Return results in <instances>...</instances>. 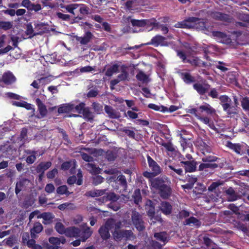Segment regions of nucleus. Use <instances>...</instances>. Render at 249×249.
<instances>
[{"mask_svg": "<svg viewBox=\"0 0 249 249\" xmlns=\"http://www.w3.org/2000/svg\"><path fill=\"white\" fill-rule=\"evenodd\" d=\"M160 208L162 213L166 215L171 213L172 206L167 202H162Z\"/></svg>", "mask_w": 249, "mask_h": 249, "instance_id": "obj_32", "label": "nucleus"}, {"mask_svg": "<svg viewBox=\"0 0 249 249\" xmlns=\"http://www.w3.org/2000/svg\"><path fill=\"white\" fill-rule=\"evenodd\" d=\"M199 108L201 111H205L208 115H213L216 113L215 109L208 103H205L201 105Z\"/></svg>", "mask_w": 249, "mask_h": 249, "instance_id": "obj_26", "label": "nucleus"}, {"mask_svg": "<svg viewBox=\"0 0 249 249\" xmlns=\"http://www.w3.org/2000/svg\"><path fill=\"white\" fill-rule=\"evenodd\" d=\"M201 122L207 125L210 128L216 130V128L212 120L207 116H201L199 115L197 118Z\"/></svg>", "mask_w": 249, "mask_h": 249, "instance_id": "obj_19", "label": "nucleus"}, {"mask_svg": "<svg viewBox=\"0 0 249 249\" xmlns=\"http://www.w3.org/2000/svg\"><path fill=\"white\" fill-rule=\"evenodd\" d=\"M111 229L109 227L106 225V222L104 225L102 226L99 229V233L103 239L106 240L110 237V235L109 231Z\"/></svg>", "mask_w": 249, "mask_h": 249, "instance_id": "obj_18", "label": "nucleus"}, {"mask_svg": "<svg viewBox=\"0 0 249 249\" xmlns=\"http://www.w3.org/2000/svg\"><path fill=\"white\" fill-rule=\"evenodd\" d=\"M118 66L117 64L113 65L108 68L106 71L105 74L107 76H111L114 73H116L118 70Z\"/></svg>", "mask_w": 249, "mask_h": 249, "instance_id": "obj_40", "label": "nucleus"}, {"mask_svg": "<svg viewBox=\"0 0 249 249\" xmlns=\"http://www.w3.org/2000/svg\"><path fill=\"white\" fill-rule=\"evenodd\" d=\"M52 165L50 161L41 162L36 167V170L38 173H44L45 171Z\"/></svg>", "mask_w": 249, "mask_h": 249, "instance_id": "obj_25", "label": "nucleus"}, {"mask_svg": "<svg viewBox=\"0 0 249 249\" xmlns=\"http://www.w3.org/2000/svg\"><path fill=\"white\" fill-rule=\"evenodd\" d=\"M136 77L138 81L143 84H147L150 81L148 75H146L142 71H140L136 75Z\"/></svg>", "mask_w": 249, "mask_h": 249, "instance_id": "obj_30", "label": "nucleus"}, {"mask_svg": "<svg viewBox=\"0 0 249 249\" xmlns=\"http://www.w3.org/2000/svg\"><path fill=\"white\" fill-rule=\"evenodd\" d=\"M82 114L84 118L88 121H91L94 118L93 114L89 110V108L86 107Z\"/></svg>", "mask_w": 249, "mask_h": 249, "instance_id": "obj_43", "label": "nucleus"}, {"mask_svg": "<svg viewBox=\"0 0 249 249\" xmlns=\"http://www.w3.org/2000/svg\"><path fill=\"white\" fill-rule=\"evenodd\" d=\"M220 104L222 106L223 110L227 112L228 114L236 113L234 108L231 107V100L227 95H221L219 97Z\"/></svg>", "mask_w": 249, "mask_h": 249, "instance_id": "obj_4", "label": "nucleus"}, {"mask_svg": "<svg viewBox=\"0 0 249 249\" xmlns=\"http://www.w3.org/2000/svg\"><path fill=\"white\" fill-rule=\"evenodd\" d=\"M133 197L134 202L136 204H138L141 201L142 197L140 189H136L135 191Z\"/></svg>", "mask_w": 249, "mask_h": 249, "instance_id": "obj_51", "label": "nucleus"}, {"mask_svg": "<svg viewBox=\"0 0 249 249\" xmlns=\"http://www.w3.org/2000/svg\"><path fill=\"white\" fill-rule=\"evenodd\" d=\"M152 189L158 191L160 196L164 199L168 198L171 194L170 182L167 177L157 178L150 180Z\"/></svg>", "mask_w": 249, "mask_h": 249, "instance_id": "obj_1", "label": "nucleus"}, {"mask_svg": "<svg viewBox=\"0 0 249 249\" xmlns=\"http://www.w3.org/2000/svg\"><path fill=\"white\" fill-rule=\"evenodd\" d=\"M105 110L106 112L109 115L110 117L112 118H116L118 117V115L116 112L111 107L106 106L105 107Z\"/></svg>", "mask_w": 249, "mask_h": 249, "instance_id": "obj_44", "label": "nucleus"}, {"mask_svg": "<svg viewBox=\"0 0 249 249\" xmlns=\"http://www.w3.org/2000/svg\"><path fill=\"white\" fill-rule=\"evenodd\" d=\"M229 146L233 149L236 153L240 154L241 153V146L238 144H233L231 142L228 143Z\"/></svg>", "mask_w": 249, "mask_h": 249, "instance_id": "obj_55", "label": "nucleus"}, {"mask_svg": "<svg viewBox=\"0 0 249 249\" xmlns=\"http://www.w3.org/2000/svg\"><path fill=\"white\" fill-rule=\"evenodd\" d=\"M85 104L84 103H81L75 107V109L79 114H82L85 108Z\"/></svg>", "mask_w": 249, "mask_h": 249, "instance_id": "obj_60", "label": "nucleus"}, {"mask_svg": "<svg viewBox=\"0 0 249 249\" xmlns=\"http://www.w3.org/2000/svg\"><path fill=\"white\" fill-rule=\"evenodd\" d=\"M99 93V91L96 89H90L87 93V96L89 98L96 97Z\"/></svg>", "mask_w": 249, "mask_h": 249, "instance_id": "obj_59", "label": "nucleus"}, {"mask_svg": "<svg viewBox=\"0 0 249 249\" xmlns=\"http://www.w3.org/2000/svg\"><path fill=\"white\" fill-rule=\"evenodd\" d=\"M224 166L223 162L216 163H210V162H203L201 163L198 167L199 171L205 170L206 169L209 168L211 169H214L217 168H222Z\"/></svg>", "mask_w": 249, "mask_h": 249, "instance_id": "obj_9", "label": "nucleus"}, {"mask_svg": "<svg viewBox=\"0 0 249 249\" xmlns=\"http://www.w3.org/2000/svg\"><path fill=\"white\" fill-rule=\"evenodd\" d=\"M104 179V178L101 176H96L93 178V183L95 185H97L103 182Z\"/></svg>", "mask_w": 249, "mask_h": 249, "instance_id": "obj_62", "label": "nucleus"}, {"mask_svg": "<svg viewBox=\"0 0 249 249\" xmlns=\"http://www.w3.org/2000/svg\"><path fill=\"white\" fill-rule=\"evenodd\" d=\"M161 145L163 146L168 152L171 154H175L176 150L173 145L170 142H162Z\"/></svg>", "mask_w": 249, "mask_h": 249, "instance_id": "obj_45", "label": "nucleus"}, {"mask_svg": "<svg viewBox=\"0 0 249 249\" xmlns=\"http://www.w3.org/2000/svg\"><path fill=\"white\" fill-rule=\"evenodd\" d=\"M57 193L60 195H69L70 193L68 191V188L66 185L59 186L57 188Z\"/></svg>", "mask_w": 249, "mask_h": 249, "instance_id": "obj_50", "label": "nucleus"}, {"mask_svg": "<svg viewBox=\"0 0 249 249\" xmlns=\"http://www.w3.org/2000/svg\"><path fill=\"white\" fill-rule=\"evenodd\" d=\"M55 190V188L54 185L52 183H49L46 185L45 187V191L51 194L53 193Z\"/></svg>", "mask_w": 249, "mask_h": 249, "instance_id": "obj_63", "label": "nucleus"}, {"mask_svg": "<svg viewBox=\"0 0 249 249\" xmlns=\"http://www.w3.org/2000/svg\"><path fill=\"white\" fill-rule=\"evenodd\" d=\"M181 77L186 84H190L195 81V78L189 72H184L181 73Z\"/></svg>", "mask_w": 249, "mask_h": 249, "instance_id": "obj_38", "label": "nucleus"}, {"mask_svg": "<svg viewBox=\"0 0 249 249\" xmlns=\"http://www.w3.org/2000/svg\"><path fill=\"white\" fill-rule=\"evenodd\" d=\"M79 229L75 227H69L66 229L65 235L70 237H78L80 233Z\"/></svg>", "mask_w": 249, "mask_h": 249, "instance_id": "obj_20", "label": "nucleus"}, {"mask_svg": "<svg viewBox=\"0 0 249 249\" xmlns=\"http://www.w3.org/2000/svg\"><path fill=\"white\" fill-rule=\"evenodd\" d=\"M212 16L215 19H218L223 21L230 22L231 20V18L230 16L220 12L213 13Z\"/></svg>", "mask_w": 249, "mask_h": 249, "instance_id": "obj_23", "label": "nucleus"}, {"mask_svg": "<svg viewBox=\"0 0 249 249\" xmlns=\"http://www.w3.org/2000/svg\"><path fill=\"white\" fill-rule=\"evenodd\" d=\"M36 103L37 105L38 110L39 113L38 118H43L47 115L48 112L46 106L39 98L36 99Z\"/></svg>", "mask_w": 249, "mask_h": 249, "instance_id": "obj_10", "label": "nucleus"}, {"mask_svg": "<svg viewBox=\"0 0 249 249\" xmlns=\"http://www.w3.org/2000/svg\"><path fill=\"white\" fill-rule=\"evenodd\" d=\"M117 179L120 182L124 190L126 188L127 184L125 177L124 175H120L118 177Z\"/></svg>", "mask_w": 249, "mask_h": 249, "instance_id": "obj_53", "label": "nucleus"}, {"mask_svg": "<svg viewBox=\"0 0 249 249\" xmlns=\"http://www.w3.org/2000/svg\"><path fill=\"white\" fill-rule=\"evenodd\" d=\"M227 199L229 201H234L237 199V196L234 190L230 188L226 191Z\"/></svg>", "mask_w": 249, "mask_h": 249, "instance_id": "obj_33", "label": "nucleus"}, {"mask_svg": "<svg viewBox=\"0 0 249 249\" xmlns=\"http://www.w3.org/2000/svg\"><path fill=\"white\" fill-rule=\"evenodd\" d=\"M186 172H193L196 169L197 162L195 160H182L180 162Z\"/></svg>", "mask_w": 249, "mask_h": 249, "instance_id": "obj_8", "label": "nucleus"}, {"mask_svg": "<svg viewBox=\"0 0 249 249\" xmlns=\"http://www.w3.org/2000/svg\"><path fill=\"white\" fill-rule=\"evenodd\" d=\"M16 80V78L13 73L9 71L4 72L2 76L1 81L6 84H11L14 82Z\"/></svg>", "mask_w": 249, "mask_h": 249, "instance_id": "obj_16", "label": "nucleus"}, {"mask_svg": "<svg viewBox=\"0 0 249 249\" xmlns=\"http://www.w3.org/2000/svg\"><path fill=\"white\" fill-rule=\"evenodd\" d=\"M92 36L91 33L88 31L85 33L84 36L79 37L78 40L81 44L86 45L90 41Z\"/></svg>", "mask_w": 249, "mask_h": 249, "instance_id": "obj_35", "label": "nucleus"}, {"mask_svg": "<svg viewBox=\"0 0 249 249\" xmlns=\"http://www.w3.org/2000/svg\"><path fill=\"white\" fill-rule=\"evenodd\" d=\"M106 225L109 227L111 229L116 231L119 230L122 225V223L120 221H116L114 219L109 218L106 221Z\"/></svg>", "mask_w": 249, "mask_h": 249, "instance_id": "obj_22", "label": "nucleus"}, {"mask_svg": "<svg viewBox=\"0 0 249 249\" xmlns=\"http://www.w3.org/2000/svg\"><path fill=\"white\" fill-rule=\"evenodd\" d=\"M113 236L115 240H121L123 239V230L114 231L113 233Z\"/></svg>", "mask_w": 249, "mask_h": 249, "instance_id": "obj_48", "label": "nucleus"}, {"mask_svg": "<svg viewBox=\"0 0 249 249\" xmlns=\"http://www.w3.org/2000/svg\"><path fill=\"white\" fill-rule=\"evenodd\" d=\"M43 229L42 225L40 223H36L34 227L31 230V237L33 238L35 237V233L40 232Z\"/></svg>", "mask_w": 249, "mask_h": 249, "instance_id": "obj_39", "label": "nucleus"}, {"mask_svg": "<svg viewBox=\"0 0 249 249\" xmlns=\"http://www.w3.org/2000/svg\"><path fill=\"white\" fill-rule=\"evenodd\" d=\"M184 225L199 227L201 225V222L197 218L190 217L185 220Z\"/></svg>", "mask_w": 249, "mask_h": 249, "instance_id": "obj_37", "label": "nucleus"}, {"mask_svg": "<svg viewBox=\"0 0 249 249\" xmlns=\"http://www.w3.org/2000/svg\"><path fill=\"white\" fill-rule=\"evenodd\" d=\"M49 242L54 246H57L58 249H60V244H64L66 242V239L64 237L60 238L52 237L49 239Z\"/></svg>", "mask_w": 249, "mask_h": 249, "instance_id": "obj_27", "label": "nucleus"}, {"mask_svg": "<svg viewBox=\"0 0 249 249\" xmlns=\"http://www.w3.org/2000/svg\"><path fill=\"white\" fill-rule=\"evenodd\" d=\"M174 26L176 28L196 29L198 30H204L206 28L204 21L195 17H190L183 21L178 22Z\"/></svg>", "mask_w": 249, "mask_h": 249, "instance_id": "obj_2", "label": "nucleus"}, {"mask_svg": "<svg viewBox=\"0 0 249 249\" xmlns=\"http://www.w3.org/2000/svg\"><path fill=\"white\" fill-rule=\"evenodd\" d=\"M79 5L77 3H72L68 5L60 4L59 6L61 8L65 9L67 11L73 15H75L74 10L78 8Z\"/></svg>", "mask_w": 249, "mask_h": 249, "instance_id": "obj_29", "label": "nucleus"}, {"mask_svg": "<svg viewBox=\"0 0 249 249\" xmlns=\"http://www.w3.org/2000/svg\"><path fill=\"white\" fill-rule=\"evenodd\" d=\"M102 202H107L108 200L115 202L118 199V197L114 193L110 192L107 193L106 195L102 198Z\"/></svg>", "mask_w": 249, "mask_h": 249, "instance_id": "obj_36", "label": "nucleus"}, {"mask_svg": "<svg viewBox=\"0 0 249 249\" xmlns=\"http://www.w3.org/2000/svg\"><path fill=\"white\" fill-rule=\"evenodd\" d=\"M32 4L33 3H32L30 0H23L22 1L21 6H23L30 10Z\"/></svg>", "mask_w": 249, "mask_h": 249, "instance_id": "obj_64", "label": "nucleus"}, {"mask_svg": "<svg viewBox=\"0 0 249 249\" xmlns=\"http://www.w3.org/2000/svg\"><path fill=\"white\" fill-rule=\"evenodd\" d=\"M28 182V180L26 179H22L17 182L15 188L16 194L18 195L22 189H23L26 185V183Z\"/></svg>", "mask_w": 249, "mask_h": 249, "instance_id": "obj_31", "label": "nucleus"}, {"mask_svg": "<svg viewBox=\"0 0 249 249\" xmlns=\"http://www.w3.org/2000/svg\"><path fill=\"white\" fill-rule=\"evenodd\" d=\"M79 234L78 237H79L82 242H85L92 234V231L89 227L85 229H79Z\"/></svg>", "mask_w": 249, "mask_h": 249, "instance_id": "obj_11", "label": "nucleus"}, {"mask_svg": "<svg viewBox=\"0 0 249 249\" xmlns=\"http://www.w3.org/2000/svg\"><path fill=\"white\" fill-rule=\"evenodd\" d=\"M130 22L133 26H137L138 27H142L154 23L148 19L138 20L133 19L131 20Z\"/></svg>", "mask_w": 249, "mask_h": 249, "instance_id": "obj_17", "label": "nucleus"}, {"mask_svg": "<svg viewBox=\"0 0 249 249\" xmlns=\"http://www.w3.org/2000/svg\"><path fill=\"white\" fill-rule=\"evenodd\" d=\"M82 158L83 160L88 162L85 165L86 169L92 174H98L101 173V169L97 167L95 164L90 163L93 161V158L86 153H82L81 154Z\"/></svg>", "mask_w": 249, "mask_h": 249, "instance_id": "obj_3", "label": "nucleus"}, {"mask_svg": "<svg viewBox=\"0 0 249 249\" xmlns=\"http://www.w3.org/2000/svg\"><path fill=\"white\" fill-rule=\"evenodd\" d=\"M92 107L95 112L97 113H100V112L102 110V106L99 103L94 102L92 105Z\"/></svg>", "mask_w": 249, "mask_h": 249, "instance_id": "obj_61", "label": "nucleus"}, {"mask_svg": "<svg viewBox=\"0 0 249 249\" xmlns=\"http://www.w3.org/2000/svg\"><path fill=\"white\" fill-rule=\"evenodd\" d=\"M56 15L58 18L65 21H69L71 19V17L68 14H64L61 12H57Z\"/></svg>", "mask_w": 249, "mask_h": 249, "instance_id": "obj_54", "label": "nucleus"}, {"mask_svg": "<svg viewBox=\"0 0 249 249\" xmlns=\"http://www.w3.org/2000/svg\"><path fill=\"white\" fill-rule=\"evenodd\" d=\"M165 164L166 165V169L170 175L174 176L175 174L179 176H182L183 175L182 169L179 168L178 165L170 164L169 161H166Z\"/></svg>", "mask_w": 249, "mask_h": 249, "instance_id": "obj_6", "label": "nucleus"}, {"mask_svg": "<svg viewBox=\"0 0 249 249\" xmlns=\"http://www.w3.org/2000/svg\"><path fill=\"white\" fill-rule=\"evenodd\" d=\"M49 83L48 78L46 77H41L35 80L31 84V86L36 89H39L41 87Z\"/></svg>", "mask_w": 249, "mask_h": 249, "instance_id": "obj_13", "label": "nucleus"}, {"mask_svg": "<svg viewBox=\"0 0 249 249\" xmlns=\"http://www.w3.org/2000/svg\"><path fill=\"white\" fill-rule=\"evenodd\" d=\"M26 32L27 35L30 36L36 35L35 29H33L32 26L30 24L27 25Z\"/></svg>", "mask_w": 249, "mask_h": 249, "instance_id": "obj_57", "label": "nucleus"}, {"mask_svg": "<svg viewBox=\"0 0 249 249\" xmlns=\"http://www.w3.org/2000/svg\"><path fill=\"white\" fill-rule=\"evenodd\" d=\"M147 161L149 166L151 169L154 174L157 175L161 172L160 166L149 156H147Z\"/></svg>", "mask_w": 249, "mask_h": 249, "instance_id": "obj_14", "label": "nucleus"}, {"mask_svg": "<svg viewBox=\"0 0 249 249\" xmlns=\"http://www.w3.org/2000/svg\"><path fill=\"white\" fill-rule=\"evenodd\" d=\"M132 221L136 228L139 231H142L144 229L143 221H142V216L139 213L134 211L133 212L132 216Z\"/></svg>", "mask_w": 249, "mask_h": 249, "instance_id": "obj_5", "label": "nucleus"}, {"mask_svg": "<svg viewBox=\"0 0 249 249\" xmlns=\"http://www.w3.org/2000/svg\"><path fill=\"white\" fill-rule=\"evenodd\" d=\"M165 40V37L160 35H157L153 37L152 38L151 42L147 43V44H152L156 47L158 46L159 45L164 46L166 45Z\"/></svg>", "mask_w": 249, "mask_h": 249, "instance_id": "obj_12", "label": "nucleus"}, {"mask_svg": "<svg viewBox=\"0 0 249 249\" xmlns=\"http://www.w3.org/2000/svg\"><path fill=\"white\" fill-rule=\"evenodd\" d=\"M154 237L163 242H165L167 239L166 234L164 232L155 233Z\"/></svg>", "mask_w": 249, "mask_h": 249, "instance_id": "obj_49", "label": "nucleus"}, {"mask_svg": "<svg viewBox=\"0 0 249 249\" xmlns=\"http://www.w3.org/2000/svg\"><path fill=\"white\" fill-rule=\"evenodd\" d=\"M78 5H79V12L82 15H87L90 13L89 8L88 6L84 4H78Z\"/></svg>", "mask_w": 249, "mask_h": 249, "instance_id": "obj_42", "label": "nucleus"}, {"mask_svg": "<svg viewBox=\"0 0 249 249\" xmlns=\"http://www.w3.org/2000/svg\"><path fill=\"white\" fill-rule=\"evenodd\" d=\"M13 27V22L0 21V29L4 30L10 29Z\"/></svg>", "mask_w": 249, "mask_h": 249, "instance_id": "obj_46", "label": "nucleus"}, {"mask_svg": "<svg viewBox=\"0 0 249 249\" xmlns=\"http://www.w3.org/2000/svg\"><path fill=\"white\" fill-rule=\"evenodd\" d=\"M241 105L245 110H249V99L247 97L243 98L241 101Z\"/></svg>", "mask_w": 249, "mask_h": 249, "instance_id": "obj_56", "label": "nucleus"}, {"mask_svg": "<svg viewBox=\"0 0 249 249\" xmlns=\"http://www.w3.org/2000/svg\"><path fill=\"white\" fill-rule=\"evenodd\" d=\"M193 87L195 89L200 95H203L210 89V85L208 84L196 83L194 84Z\"/></svg>", "mask_w": 249, "mask_h": 249, "instance_id": "obj_15", "label": "nucleus"}, {"mask_svg": "<svg viewBox=\"0 0 249 249\" xmlns=\"http://www.w3.org/2000/svg\"><path fill=\"white\" fill-rule=\"evenodd\" d=\"M133 232L131 230H123V239L126 240H131L134 238Z\"/></svg>", "mask_w": 249, "mask_h": 249, "instance_id": "obj_47", "label": "nucleus"}, {"mask_svg": "<svg viewBox=\"0 0 249 249\" xmlns=\"http://www.w3.org/2000/svg\"><path fill=\"white\" fill-rule=\"evenodd\" d=\"M212 35L218 42L226 44H229L231 42L230 37L222 32L214 31L213 32Z\"/></svg>", "mask_w": 249, "mask_h": 249, "instance_id": "obj_7", "label": "nucleus"}, {"mask_svg": "<svg viewBox=\"0 0 249 249\" xmlns=\"http://www.w3.org/2000/svg\"><path fill=\"white\" fill-rule=\"evenodd\" d=\"M56 231L60 234H66V229L64 226L60 222L57 223L55 225Z\"/></svg>", "mask_w": 249, "mask_h": 249, "instance_id": "obj_52", "label": "nucleus"}, {"mask_svg": "<svg viewBox=\"0 0 249 249\" xmlns=\"http://www.w3.org/2000/svg\"><path fill=\"white\" fill-rule=\"evenodd\" d=\"M34 25L36 35L41 34L44 32L45 26V25L44 23L42 22L35 23Z\"/></svg>", "mask_w": 249, "mask_h": 249, "instance_id": "obj_41", "label": "nucleus"}, {"mask_svg": "<svg viewBox=\"0 0 249 249\" xmlns=\"http://www.w3.org/2000/svg\"><path fill=\"white\" fill-rule=\"evenodd\" d=\"M73 207V204L69 202L63 203L62 204L59 205L58 206V208L61 211H63L67 208H70L71 209H72Z\"/></svg>", "mask_w": 249, "mask_h": 249, "instance_id": "obj_58", "label": "nucleus"}, {"mask_svg": "<svg viewBox=\"0 0 249 249\" xmlns=\"http://www.w3.org/2000/svg\"><path fill=\"white\" fill-rule=\"evenodd\" d=\"M201 159L203 162L214 163V162H216V163H218V162H223L224 164L225 162L224 160H222L216 156L212 155L204 156L202 157Z\"/></svg>", "mask_w": 249, "mask_h": 249, "instance_id": "obj_24", "label": "nucleus"}, {"mask_svg": "<svg viewBox=\"0 0 249 249\" xmlns=\"http://www.w3.org/2000/svg\"><path fill=\"white\" fill-rule=\"evenodd\" d=\"M54 218V215L51 213H43L37 216V218H42L44 224H50Z\"/></svg>", "mask_w": 249, "mask_h": 249, "instance_id": "obj_21", "label": "nucleus"}, {"mask_svg": "<svg viewBox=\"0 0 249 249\" xmlns=\"http://www.w3.org/2000/svg\"><path fill=\"white\" fill-rule=\"evenodd\" d=\"M106 190H96L94 189L87 192L85 195L87 196L92 197L102 196L105 194Z\"/></svg>", "mask_w": 249, "mask_h": 249, "instance_id": "obj_28", "label": "nucleus"}, {"mask_svg": "<svg viewBox=\"0 0 249 249\" xmlns=\"http://www.w3.org/2000/svg\"><path fill=\"white\" fill-rule=\"evenodd\" d=\"M195 66H205L206 63L199 59L197 57H193L192 59L187 60V62Z\"/></svg>", "mask_w": 249, "mask_h": 249, "instance_id": "obj_34", "label": "nucleus"}]
</instances>
